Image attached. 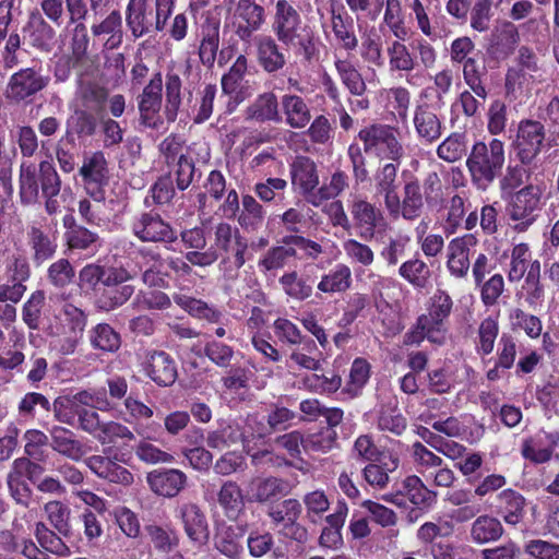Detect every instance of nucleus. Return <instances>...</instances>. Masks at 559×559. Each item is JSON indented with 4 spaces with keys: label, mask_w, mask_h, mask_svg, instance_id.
Segmentation results:
<instances>
[{
    "label": "nucleus",
    "mask_w": 559,
    "mask_h": 559,
    "mask_svg": "<svg viewBox=\"0 0 559 559\" xmlns=\"http://www.w3.org/2000/svg\"><path fill=\"white\" fill-rule=\"evenodd\" d=\"M272 31L284 46L298 47L304 60L310 62L318 55L313 31L304 24L299 12L287 0L276 2Z\"/></svg>",
    "instance_id": "1"
},
{
    "label": "nucleus",
    "mask_w": 559,
    "mask_h": 559,
    "mask_svg": "<svg viewBox=\"0 0 559 559\" xmlns=\"http://www.w3.org/2000/svg\"><path fill=\"white\" fill-rule=\"evenodd\" d=\"M465 164L472 185L478 191H487L502 174L506 164L504 143L499 139L475 142Z\"/></svg>",
    "instance_id": "2"
},
{
    "label": "nucleus",
    "mask_w": 559,
    "mask_h": 559,
    "mask_svg": "<svg viewBox=\"0 0 559 559\" xmlns=\"http://www.w3.org/2000/svg\"><path fill=\"white\" fill-rule=\"evenodd\" d=\"M20 195L24 204H33L39 198V189L43 197H57L61 190V179L49 160H43L38 165V174L33 163L23 162L20 166Z\"/></svg>",
    "instance_id": "3"
},
{
    "label": "nucleus",
    "mask_w": 559,
    "mask_h": 559,
    "mask_svg": "<svg viewBox=\"0 0 559 559\" xmlns=\"http://www.w3.org/2000/svg\"><path fill=\"white\" fill-rule=\"evenodd\" d=\"M358 139L364 143V152L380 159L401 163L405 157V147L397 129L374 123L358 132Z\"/></svg>",
    "instance_id": "4"
},
{
    "label": "nucleus",
    "mask_w": 559,
    "mask_h": 559,
    "mask_svg": "<svg viewBox=\"0 0 559 559\" xmlns=\"http://www.w3.org/2000/svg\"><path fill=\"white\" fill-rule=\"evenodd\" d=\"M174 0H156L155 13L147 11V0H129L126 21L134 37L162 31L171 14Z\"/></svg>",
    "instance_id": "5"
},
{
    "label": "nucleus",
    "mask_w": 559,
    "mask_h": 559,
    "mask_svg": "<svg viewBox=\"0 0 559 559\" xmlns=\"http://www.w3.org/2000/svg\"><path fill=\"white\" fill-rule=\"evenodd\" d=\"M129 456L126 452L114 450L112 447L103 449L102 454H93L84 459V464L98 478L124 487L134 481L133 474L124 466Z\"/></svg>",
    "instance_id": "6"
},
{
    "label": "nucleus",
    "mask_w": 559,
    "mask_h": 559,
    "mask_svg": "<svg viewBox=\"0 0 559 559\" xmlns=\"http://www.w3.org/2000/svg\"><path fill=\"white\" fill-rule=\"evenodd\" d=\"M542 195L540 187L535 185H527L508 195L506 213L515 231L524 233L536 222Z\"/></svg>",
    "instance_id": "7"
},
{
    "label": "nucleus",
    "mask_w": 559,
    "mask_h": 559,
    "mask_svg": "<svg viewBox=\"0 0 559 559\" xmlns=\"http://www.w3.org/2000/svg\"><path fill=\"white\" fill-rule=\"evenodd\" d=\"M249 60L239 55L226 73L222 75V92L228 96L225 114L231 115L237 107L252 96L254 88L247 80Z\"/></svg>",
    "instance_id": "8"
},
{
    "label": "nucleus",
    "mask_w": 559,
    "mask_h": 559,
    "mask_svg": "<svg viewBox=\"0 0 559 559\" xmlns=\"http://www.w3.org/2000/svg\"><path fill=\"white\" fill-rule=\"evenodd\" d=\"M546 139L545 126L537 120H521L512 148L516 158L524 166L531 165L540 154Z\"/></svg>",
    "instance_id": "9"
},
{
    "label": "nucleus",
    "mask_w": 559,
    "mask_h": 559,
    "mask_svg": "<svg viewBox=\"0 0 559 559\" xmlns=\"http://www.w3.org/2000/svg\"><path fill=\"white\" fill-rule=\"evenodd\" d=\"M216 253L226 254L223 262L234 258V265L237 270L241 269L246 261V253L249 248L248 240L241 236L237 227H233L226 222H221L214 227V245L211 247ZM219 257V254H217Z\"/></svg>",
    "instance_id": "10"
},
{
    "label": "nucleus",
    "mask_w": 559,
    "mask_h": 559,
    "mask_svg": "<svg viewBox=\"0 0 559 559\" xmlns=\"http://www.w3.org/2000/svg\"><path fill=\"white\" fill-rule=\"evenodd\" d=\"M163 78L159 72L155 73L142 93L138 96L140 122L142 126L157 130L163 124L159 110L163 100Z\"/></svg>",
    "instance_id": "11"
},
{
    "label": "nucleus",
    "mask_w": 559,
    "mask_h": 559,
    "mask_svg": "<svg viewBox=\"0 0 559 559\" xmlns=\"http://www.w3.org/2000/svg\"><path fill=\"white\" fill-rule=\"evenodd\" d=\"M49 76L41 73V68H24L15 72L8 83L7 97L20 103L41 92L49 84Z\"/></svg>",
    "instance_id": "12"
},
{
    "label": "nucleus",
    "mask_w": 559,
    "mask_h": 559,
    "mask_svg": "<svg viewBox=\"0 0 559 559\" xmlns=\"http://www.w3.org/2000/svg\"><path fill=\"white\" fill-rule=\"evenodd\" d=\"M235 4L234 17L238 21L235 34L241 41H250L253 34L265 24V9L255 0L230 1Z\"/></svg>",
    "instance_id": "13"
},
{
    "label": "nucleus",
    "mask_w": 559,
    "mask_h": 559,
    "mask_svg": "<svg viewBox=\"0 0 559 559\" xmlns=\"http://www.w3.org/2000/svg\"><path fill=\"white\" fill-rule=\"evenodd\" d=\"M132 231L143 242L173 243L178 238L171 225L153 212L141 214L133 222Z\"/></svg>",
    "instance_id": "14"
},
{
    "label": "nucleus",
    "mask_w": 559,
    "mask_h": 559,
    "mask_svg": "<svg viewBox=\"0 0 559 559\" xmlns=\"http://www.w3.org/2000/svg\"><path fill=\"white\" fill-rule=\"evenodd\" d=\"M29 258L35 266L51 260L58 250L57 236L47 228L32 224L25 231Z\"/></svg>",
    "instance_id": "15"
},
{
    "label": "nucleus",
    "mask_w": 559,
    "mask_h": 559,
    "mask_svg": "<svg viewBox=\"0 0 559 559\" xmlns=\"http://www.w3.org/2000/svg\"><path fill=\"white\" fill-rule=\"evenodd\" d=\"M476 243V237L471 234L455 237L449 241L447 246V267L453 277L463 278L467 275L471 267L469 252Z\"/></svg>",
    "instance_id": "16"
},
{
    "label": "nucleus",
    "mask_w": 559,
    "mask_h": 559,
    "mask_svg": "<svg viewBox=\"0 0 559 559\" xmlns=\"http://www.w3.org/2000/svg\"><path fill=\"white\" fill-rule=\"evenodd\" d=\"M187 475L177 468H160L150 472L146 481L150 489L157 496L174 498L185 489Z\"/></svg>",
    "instance_id": "17"
},
{
    "label": "nucleus",
    "mask_w": 559,
    "mask_h": 559,
    "mask_svg": "<svg viewBox=\"0 0 559 559\" xmlns=\"http://www.w3.org/2000/svg\"><path fill=\"white\" fill-rule=\"evenodd\" d=\"M145 374L157 385H171L177 379V366L171 356L164 350H151L143 362Z\"/></svg>",
    "instance_id": "18"
},
{
    "label": "nucleus",
    "mask_w": 559,
    "mask_h": 559,
    "mask_svg": "<svg viewBox=\"0 0 559 559\" xmlns=\"http://www.w3.org/2000/svg\"><path fill=\"white\" fill-rule=\"evenodd\" d=\"M176 512L189 539L199 545L205 544L210 531L206 516L201 508L197 503L186 502L180 504Z\"/></svg>",
    "instance_id": "19"
},
{
    "label": "nucleus",
    "mask_w": 559,
    "mask_h": 559,
    "mask_svg": "<svg viewBox=\"0 0 559 559\" xmlns=\"http://www.w3.org/2000/svg\"><path fill=\"white\" fill-rule=\"evenodd\" d=\"M288 483L278 477H254L247 486L249 499L265 504L273 503L288 493Z\"/></svg>",
    "instance_id": "20"
},
{
    "label": "nucleus",
    "mask_w": 559,
    "mask_h": 559,
    "mask_svg": "<svg viewBox=\"0 0 559 559\" xmlns=\"http://www.w3.org/2000/svg\"><path fill=\"white\" fill-rule=\"evenodd\" d=\"M50 448L66 459L80 462L87 453V448L75 433L62 426L55 425L49 430Z\"/></svg>",
    "instance_id": "21"
},
{
    "label": "nucleus",
    "mask_w": 559,
    "mask_h": 559,
    "mask_svg": "<svg viewBox=\"0 0 559 559\" xmlns=\"http://www.w3.org/2000/svg\"><path fill=\"white\" fill-rule=\"evenodd\" d=\"M80 176L83 179L87 192L94 198L96 202L104 200L102 191H91V186L95 185L97 188L102 186L107 179V160L103 152H94L85 156L83 164L80 167Z\"/></svg>",
    "instance_id": "22"
},
{
    "label": "nucleus",
    "mask_w": 559,
    "mask_h": 559,
    "mask_svg": "<svg viewBox=\"0 0 559 559\" xmlns=\"http://www.w3.org/2000/svg\"><path fill=\"white\" fill-rule=\"evenodd\" d=\"M292 185L309 199L316 194L313 191L319 185L317 165L306 156L297 157L290 165Z\"/></svg>",
    "instance_id": "23"
},
{
    "label": "nucleus",
    "mask_w": 559,
    "mask_h": 559,
    "mask_svg": "<svg viewBox=\"0 0 559 559\" xmlns=\"http://www.w3.org/2000/svg\"><path fill=\"white\" fill-rule=\"evenodd\" d=\"M277 39L271 35H259L254 38L257 60L266 73H275L286 66V57Z\"/></svg>",
    "instance_id": "24"
},
{
    "label": "nucleus",
    "mask_w": 559,
    "mask_h": 559,
    "mask_svg": "<svg viewBox=\"0 0 559 559\" xmlns=\"http://www.w3.org/2000/svg\"><path fill=\"white\" fill-rule=\"evenodd\" d=\"M87 322L86 314L83 310L72 304H66L60 313L58 324H49L46 329L47 335L70 334L74 336H83Z\"/></svg>",
    "instance_id": "25"
},
{
    "label": "nucleus",
    "mask_w": 559,
    "mask_h": 559,
    "mask_svg": "<svg viewBox=\"0 0 559 559\" xmlns=\"http://www.w3.org/2000/svg\"><path fill=\"white\" fill-rule=\"evenodd\" d=\"M413 123L417 136L426 143L436 142L442 134V122L428 105L415 108Z\"/></svg>",
    "instance_id": "26"
},
{
    "label": "nucleus",
    "mask_w": 559,
    "mask_h": 559,
    "mask_svg": "<svg viewBox=\"0 0 559 559\" xmlns=\"http://www.w3.org/2000/svg\"><path fill=\"white\" fill-rule=\"evenodd\" d=\"M245 118L257 122L282 121L276 95L273 92H264L258 95L246 108Z\"/></svg>",
    "instance_id": "27"
},
{
    "label": "nucleus",
    "mask_w": 559,
    "mask_h": 559,
    "mask_svg": "<svg viewBox=\"0 0 559 559\" xmlns=\"http://www.w3.org/2000/svg\"><path fill=\"white\" fill-rule=\"evenodd\" d=\"M245 534L246 530L241 525L223 526L215 535L214 546L225 557L236 559L243 551Z\"/></svg>",
    "instance_id": "28"
},
{
    "label": "nucleus",
    "mask_w": 559,
    "mask_h": 559,
    "mask_svg": "<svg viewBox=\"0 0 559 559\" xmlns=\"http://www.w3.org/2000/svg\"><path fill=\"white\" fill-rule=\"evenodd\" d=\"M399 456L392 453L383 455L377 462H370L362 469L364 479L368 485L377 489H384L390 481V473L399 467Z\"/></svg>",
    "instance_id": "29"
},
{
    "label": "nucleus",
    "mask_w": 559,
    "mask_h": 559,
    "mask_svg": "<svg viewBox=\"0 0 559 559\" xmlns=\"http://www.w3.org/2000/svg\"><path fill=\"white\" fill-rule=\"evenodd\" d=\"M453 300L451 296L442 289H437L430 297L427 307V313L421 314L424 322H429L445 334L444 321L451 314Z\"/></svg>",
    "instance_id": "30"
},
{
    "label": "nucleus",
    "mask_w": 559,
    "mask_h": 559,
    "mask_svg": "<svg viewBox=\"0 0 559 559\" xmlns=\"http://www.w3.org/2000/svg\"><path fill=\"white\" fill-rule=\"evenodd\" d=\"M424 194L417 179L408 180L402 190L400 217L413 222L420 217L424 210Z\"/></svg>",
    "instance_id": "31"
},
{
    "label": "nucleus",
    "mask_w": 559,
    "mask_h": 559,
    "mask_svg": "<svg viewBox=\"0 0 559 559\" xmlns=\"http://www.w3.org/2000/svg\"><path fill=\"white\" fill-rule=\"evenodd\" d=\"M96 129V117L85 109H76L67 119V129L63 139L67 143L74 145L75 135L78 138L92 136L95 134Z\"/></svg>",
    "instance_id": "32"
},
{
    "label": "nucleus",
    "mask_w": 559,
    "mask_h": 559,
    "mask_svg": "<svg viewBox=\"0 0 559 559\" xmlns=\"http://www.w3.org/2000/svg\"><path fill=\"white\" fill-rule=\"evenodd\" d=\"M218 260L216 251L207 248L204 251H188L185 254V260L180 258H169L167 261L168 266L178 275L187 276L192 272L191 265L207 267L213 265Z\"/></svg>",
    "instance_id": "33"
},
{
    "label": "nucleus",
    "mask_w": 559,
    "mask_h": 559,
    "mask_svg": "<svg viewBox=\"0 0 559 559\" xmlns=\"http://www.w3.org/2000/svg\"><path fill=\"white\" fill-rule=\"evenodd\" d=\"M217 501L224 514L236 520L245 510V498L240 486L234 480H226L222 484Z\"/></svg>",
    "instance_id": "34"
},
{
    "label": "nucleus",
    "mask_w": 559,
    "mask_h": 559,
    "mask_svg": "<svg viewBox=\"0 0 559 559\" xmlns=\"http://www.w3.org/2000/svg\"><path fill=\"white\" fill-rule=\"evenodd\" d=\"M350 214L355 224L364 228L370 236L376 227L383 221L382 211L365 199H355L350 205Z\"/></svg>",
    "instance_id": "35"
},
{
    "label": "nucleus",
    "mask_w": 559,
    "mask_h": 559,
    "mask_svg": "<svg viewBox=\"0 0 559 559\" xmlns=\"http://www.w3.org/2000/svg\"><path fill=\"white\" fill-rule=\"evenodd\" d=\"M498 508L506 523L516 525L524 516L525 498L513 489H504L498 495Z\"/></svg>",
    "instance_id": "36"
},
{
    "label": "nucleus",
    "mask_w": 559,
    "mask_h": 559,
    "mask_svg": "<svg viewBox=\"0 0 559 559\" xmlns=\"http://www.w3.org/2000/svg\"><path fill=\"white\" fill-rule=\"evenodd\" d=\"M219 48V24L216 22H206L201 28V41L199 46V58L206 68H212L215 63Z\"/></svg>",
    "instance_id": "37"
},
{
    "label": "nucleus",
    "mask_w": 559,
    "mask_h": 559,
    "mask_svg": "<svg viewBox=\"0 0 559 559\" xmlns=\"http://www.w3.org/2000/svg\"><path fill=\"white\" fill-rule=\"evenodd\" d=\"M282 107L286 117V123L294 129L305 128L310 119V110L305 100L297 95H284Z\"/></svg>",
    "instance_id": "38"
},
{
    "label": "nucleus",
    "mask_w": 559,
    "mask_h": 559,
    "mask_svg": "<svg viewBox=\"0 0 559 559\" xmlns=\"http://www.w3.org/2000/svg\"><path fill=\"white\" fill-rule=\"evenodd\" d=\"M352 285V271L343 263L336 264L329 273L321 277L318 289L326 294L344 293Z\"/></svg>",
    "instance_id": "39"
},
{
    "label": "nucleus",
    "mask_w": 559,
    "mask_h": 559,
    "mask_svg": "<svg viewBox=\"0 0 559 559\" xmlns=\"http://www.w3.org/2000/svg\"><path fill=\"white\" fill-rule=\"evenodd\" d=\"M332 32L342 48L353 51L358 47V38L354 31V23L349 16L340 12L332 11L331 14Z\"/></svg>",
    "instance_id": "40"
},
{
    "label": "nucleus",
    "mask_w": 559,
    "mask_h": 559,
    "mask_svg": "<svg viewBox=\"0 0 559 559\" xmlns=\"http://www.w3.org/2000/svg\"><path fill=\"white\" fill-rule=\"evenodd\" d=\"M334 66L342 83L352 95L361 96L366 93V82L352 61L336 59Z\"/></svg>",
    "instance_id": "41"
},
{
    "label": "nucleus",
    "mask_w": 559,
    "mask_h": 559,
    "mask_svg": "<svg viewBox=\"0 0 559 559\" xmlns=\"http://www.w3.org/2000/svg\"><path fill=\"white\" fill-rule=\"evenodd\" d=\"M533 264L540 265L538 260H532V253L528 245H515L511 252L510 269L508 278L510 282H519L528 273Z\"/></svg>",
    "instance_id": "42"
},
{
    "label": "nucleus",
    "mask_w": 559,
    "mask_h": 559,
    "mask_svg": "<svg viewBox=\"0 0 559 559\" xmlns=\"http://www.w3.org/2000/svg\"><path fill=\"white\" fill-rule=\"evenodd\" d=\"M134 294V286L126 284L115 287H106L98 294L96 305L103 311H114L123 306Z\"/></svg>",
    "instance_id": "43"
},
{
    "label": "nucleus",
    "mask_w": 559,
    "mask_h": 559,
    "mask_svg": "<svg viewBox=\"0 0 559 559\" xmlns=\"http://www.w3.org/2000/svg\"><path fill=\"white\" fill-rule=\"evenodd\" d=\"M503 534L501 522L490 515H480L472 524L471 536L474 542L485 544L499 539Z\"/></svg>",
    "instance_id": "44"
},
{
    "label": "nucleus",
    "mask_w": 559,
    "mask_h": 559,
    "mask_svg": "<svg viewBox=\"0 0 559 559\" xmlns=\"http://www.w3.org/2000/svg\"><path fill=\"white\" fill-rule=\"evenodd\" d=\"M264 222V212L262 205L249 194L242 197V210L238 216V224L248 231H258Z\"/></svg>",
    "instance_id": "45"
},
{
    "label": "nucleus",
    "mask_w": 559,
    "mask_h": 559,
    "mask_svg": "<svg viewBox=\"0 0 559 559\" xmlns=\"http://www.w3.org/2000/svg\"><path fill=\"white\" fill-rule=\"evenodd\" d=\"M90 342L95 349L115 353L120 348L121 337L108 323H98L90 331Z\"/></svg>",
    "instance_id": "46"
},
{
    "label": "nucleus",
    "mask_w": 559,
    "mask_h": 559,
    "mask_svg": "<svg viewBox=\"0 0 559 559\" xmlns=\"http://www.w3.org/2000/svg\"><path fill=\"white\" fill-rule=\"evenodd\" d=\"M296 255L297 251L292 245L275 246L270 248L259 260L258 266L265 273L277 271L286 266Z\"/></svg>",
    "instance_id": "47"
},
{
    "label": "nucleus",
    "mask_w": 559,
    "mask_h": 559,
    "mask_svg": "<svg viewBox=\"0 0 559 559\" xmlns=\"http://www.w3.org/2000/svg\"><path fill=\"white\" fill-rule=\"evenodd\" d=\"M175 302L191 316L206 320L210 323H218L222 319V312L206 302L185 295H175Z\"/></svg>",
    "instance_id": "48"
},
{
    "label": "nucleus",
    "mask_w": 559,
    "mask_h": 559,
    "mask_svg": "<svg viewBox=\"0 0 559 559\" xmlns=\"http://www.w3.org/2000/svg\"><path fill=\"white\" fill-rule=\"evenodd\" d=\"M35 537L39 546L48 554L56 555L58 557H68L70 555V548L62 540V535L56 534L53 531L47 527L43 522H38L35 527Z\"/></svg>",
    "instance_id": "49"
},
{
    "label": "nucleus",
    "mask_w": 559,
    "mask_h": 559,
    "mask_svg": "<svg viewBox=\"0 0 559 559\" xmlns=\"http://www.w3.org/2000/svg\"><path fill=\"white\" fill-rule=\"evenodd\" d=\"M511 330L523 331L530 338H538L543 332L542 320L521 308H514L509 314Z\"/></svg>",
    "instance_id": "50"
},
{
    "label": "nucleus",
    "mask_w": 559,
    "mask_h": 559,
    "mask_svg": "<svg viewBox=\"0 0 559 559\" xmlns=\"http://www.w3.org/2000/svg\"><path fill=\"white\" fill-rule=\"evenodd\" d=\"M401 277L417 288L427 287L431 271L423 260L415 258L403 262L399 269Z\"/></svg>",
    "instance_id": "51"
},
{
    "label": "nucleus",
    "mask_w": 559,
    "mask_h": 559,
    "mask_svg": "<svg viewBox=\"0 0 559 559\" xmlns=\"http://www.w3.org/2000/svg\"><path fill=\"white\" fill-rule=\"evenodd\" d=\"M421 316L418 317L415 326L404 335V345H418L425 338L436 344H443L445 335L428 321L424 322Z\"/></svg>",
    "instance_id": "52"
},
{
    "label": "nucleus",
    "mask_w": 559,
    "mask_h": 559,
    "mask_svg": "<svg viewBox=\"0 0 559 559\" xmlns=\"http://www.w3.org/2000/svg\"><path fill=\"white\" fill-rule=\"evenodd\" d=\"M94 36L110 35L107 45L110 48L119 45L122 40V19L119 11H111L102 22L93 24L91 27Z\"/></svg>",
    "instance_id": "53"
},
{
    "label": "nucleus",
    "mask_w": 559,
    "mask_h": 559,
    "mask_svg": "<svg viewBox=\"0 0 559 559\" xmlns=\"http://www.w3.org/2000/svg\"><path fill=\"white\" fill-rule=\"evenodd\" d=\"M45 304L46 295L41 289L33 292L28 299L24 302L22 307V320L29 330H39Z\"/></svg>",
    "instance_id": "54"
},
{
    "label": "nucleus",
    "mask_w": 559,
    "mask_h": 559,
    "mask_svg": "<svg viewBox=\"0 0 559 559\" xmlns=\"http://www.w3.org/2000/svg\"><path fill=\"white\" fill-rule=\"evenodd\" d=\"M66 397L68 399L69 408L73 414H76V409L82 408H96L99 411H106L109 408V402L105 393L102 392L82 390Z\"/></svg>",
    "instance_id": "55"
},
{
    "label": "nucleus",
    "mask_w": 559,
    "mask_h": 559,
    "mask_svg": "<svg viewBox=\"0 0 559 559\" xmlns=\"http://www.w3.org/2000/svg\"><path fill=\"white\" fill-rule=\"evenodd\" d=\"M466 136L454 132L447 136L437 147V155L447 163H455L466 155Z\"/></svg>",
    "instance_id": "56"
},
{
    "label": "nucleus",
    "mask_w": 559,
    "mask_h": 559,
    "mask_svg": "<svg viewBox=\"0 0 559 559\" xmlns=\"http://www.w3.org/2000/svg\"><path fill=\"white\" fill-rule=\"evenodd\" d=\"M301 510V503L297 499L289 498L277 504L271 503L266 514L274 526H283L286 522L298 520Z\"/></svg>",
    "instance_id": "57"
},
{
    "label": "nucleus",
    "mask_w": 559,
    "mask_h": 559,
    "mask_svg": "<svg viewBox=\"0 0 559 559\" xmlns=\"http://www.w3.org/2000/svg\"><path fill=\"white\" fill-rule=\"evenodd\" d=\"M104 448L111 447L118 440L132 441L135 439L134 433L124 425L117 421H104L93 436Z\"/></svg>",
    "instance_id": "58"
},
{
    "label": "nucleus",
    "mask_w": 559,
    "mask_h": 559,
    "mask_svg": "<svg viewBox=\"0 0 559 559\" xmlns=\"http://www.w3.org/2000/svg\"><path fill=\"white\" fill-rule=\"evenodd\" d=\"M181 86L182 82L179 74L167 72L166 74V104L165 115L168 121H175L181 105Z\"/></svg>",
    "instance_id": "59"
},
{
    "label": "nucleus",
    "mask_w": 559,
    "mask_h": 559,
    "mask_svg": "<svg viewBox=\"0 0 559 559\" xmlns=\"http://www.w3.org/2000/svg\"><path fill=\"white\" fill-rule=\"evenodd\" d=\"M396 38L392 41L388 49L389 66L392 71L411 72L415 68V59L409 49Z\"/></svg>",
    "instance_id": "60"
},
{
    "label": "nucleus",
    "mask_w": 559,
    "mask_h": 559,
    "mask_svg": "<svg viewBox=\"0 0 559 559\" xmlns=\"http://www.w3.org/2000/svg\"><path fill=\"white\" fill-rule=\"evenodd\" d=\"M44 512L51 526L58 534L68 537L71 534L69 524L70 509L61 501H49L44 506Z\"/></svg>",
    "instance_id": "61"
},
{
    "label": "nucleus",
    "mask_w": 559,
    "mask_h": 559,
    "mask_svg": "<svg viewBox=\"0 0 559 559\" xmlns=\"http://www.w3.org/2000/svg\"><path fill=\"white\" fill-rule=\"evenodd\" d=\"M300 347H296L292 350L289 359L294 361L298 367L318 371L321 369L320 359L314 355L318 353L317 344L313 340L307 338Z\"/></svg>",
    "instance_id": "62"
},
{
    "label": "nucleus",
    "mask_w": 559,
    "mask_h": 559,
    "mask_svg": "<svg viewBox=\"0 0 559 559\" xmlns=\"http://www.w3.org/2000/svg\"><path fill=\"white\" fill-rule=\"evenodd\" d=\"M383 22L392 32L395 38L400 40L406 39L408 29L404 23L402 4L400 0H385Z\"/></svg>",
    "instance_id": "63"
},
{
    "label": "nucleus",
    "mask_w": 559,
    "mask_h": 559,
    "mask_svg": "<svg viewBox=\"0 0 559 559\" xmlns=\"http://www.w3.org/2000/svg\"><path fill=\"white\" fill-rule=\"evenodd\" d=\"M75 277V270L71 262L61 258L52 262L47 269V280L56 288L69 286Z\"/></svg>",
    "instance_id": "64"
}]
</instances>
